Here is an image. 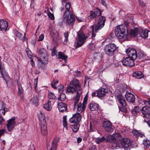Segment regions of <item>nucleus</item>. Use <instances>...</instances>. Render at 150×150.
Segmentation results:
<instances>
[{
	"label": "nucleus",
	"mask_w": 150,
	"mask_h": 150,
	"mask_svg": "<svg viewBox=\"0 0 150 150\" xmlns=\"http://www.w3.org/2000/svg\"><path fill=\"white\" fill-rule=\"evenodd\" d=\"M69 83L71 85H72L76 89L77 92L81 91V84L77 79H73Z\"/></svg>",
	"instance_id": "obj_13"
},
{
	"label": "nucleus",
	"mask_w": 150,
	"mask_h": 150,
	"mask_svg": "<svg viewBox=\"0 0 150 150\" xmlns=\"http://www.w3.org/2000/svg\"><path fill=\"white\" fill-rule=\"evenodd\" d=\"M121 62L126 67H130L134 65V60L129 57L124 58Z\"/></svg>",
	"instance_id": "obj_9"
},
{
	"label": "nucleus",
	"mask_w": 150,
	"mask_h": 150,
	"mask_svg": "<svg viewBox=\"0 0 150 150\" xmlns=\"http://www.w3.org/2000/svg\"><path fill=\"white\" fill-rule=\"evenodd\" d=\"M29 150H35L34 147L33 146H29Z\"/></svg>",
	"instance_id": "obj_58"
},
{
	"label": "nucleus",
	"mask_w": 150,
	"mask_h": 150,
	"mask_svg": "<svg viewBox=\"0 0 150 150\" xmlns=\"http://www.w3.org/2000/svg\"><path fill=\"white\" fill-rule=\"evenodd\" d=\"M64 38H65V39L64 41V44H66L67 41L68 40V38L69 36V33L68 32V31L66 32H65L64 35Z\"/></svg>",
	"instance_id": "obj_44"
},
{
	"label": "nucleus",
	"mask_w": 150,
	"mask_h": 150,
	"mask_svg": "<svg viewBox=\"0 0 150 150\" xmlns=\"http://www.w3.org/2000/svg\"><path fill=\"white\" fill-rule=\"evenodd\" d=\"M105 21L106 19L105 17L103 16H100L97 24L93 25L96 27V30H99L101 29L105 25Z\"/></svg>",
	"instance_id": "obj_8"
},
{
	"label": "nucleus",
	"mask_w": 150,
	"mask_h": 150,
	"mask_svg": "<svg viewBox=\"0 0 150 150\" xmlns=\"http://www.w3.org/2000/svg\"><path fill=\"white\" fill-rule=\"evenodd\" d=\"M15 35L16 37L18 38L20 40L24 41L25 39V33L23 35L19 32L16 31L15 32Z\"/></svg>",
	"instance_id": "obj_31"
},
{
	"label": "nucleus",
	"mask_w": 150,
	"mask_h": 150,
	"mask_svg": "<svg viewBox=\"0 0 150 150\" xmlns=\"http://www.w3.org/2000/svg\"><path fill=\"white\" fill-rule=\"evenodd\" d=\"M92 97L97 96V93L96 92H93L92 94Z\"/></svg>",
	"instance_id": "obj_62"
},
{
	"label": "nucleus",
	"mask_w": 150,
	"mask_h": 150,
	"mask_svg": "<svg viewBox=\"0 0 150 150\" xmlns=\"http://www.w3.org/2000/svg\"><path fill=\"white\" fill-rule=\"evenodd\" d=\"M51 34L54 40L57 41L59 40V35L58 33L56 30H52L51 32Z\"/></svg>",
	"instance_id": "obj_27"
},
{
	"label": "nucleus",
	"mask_w": 150,
	"mask_h": 150,
	"mask_svg": "<svg viewBox=\"0 0 150 150\" xmlns=\"http://www.w3.org/2000/svg\"><path fill=\"white\" fill-rule=\"evenodd\" d=\"M43 108L48 111L51 110L52 109L51 101L48 100L47 103H45L44 105Z\"/></svg>",
	"instance_id": "obj_33"
},
{
	"label": "nucleus",
	"mask_w": 150,
	"mask_h": 150,
	"mask_svg": "<svg viewBox=\"0 0 150 150\" xmlns=\"http://www.w3.org/2000/svg\"><path fill=\"white\" fill-rule=\"evenodd\" d=\"M131 144L129 139L125 138L122 139L121 142V145L122 147L125 149H127L128 148Z\"/></svg>",
	"instance_id": "obj_15"
},
{
	"label": "nucleus",
	"mask_w": 150,
	"mask_h": 150,
	"mask_svg": "<svg viewBox=\"0 0 150 150\" xmlns=\"http://www.w3.org/2000/svg\"><path fill=\"white\" fill-rule=\"evenodd\" d=\"M23 89L21 87H19L18 88V93L19 95L23 93Z\"/></svg>",
	"instance_id": "obj_51"
},
{
	"label": "nucleus",
	"mask_w": 150,
	"mask_h": 150,
	"mask_svg": "<svg viewBox=\"0 0 150 150\" xmlns=\"http://www.w3.org/2000/svg\"><path fill=\"white\" fill-rule=\"evenodd\" d=\"M96 129L95 127L94 126H92L91 124L90 123L89 126V131L90 132H92L95 131L96 130Z\"/></svg>",
	"instance_id": "obj_47"
},
{
	"label": "nucleus",
	"mask_w": 150,
	"mask_h": 150,
	"mask_svg": "<svg viewBox=\"0 0 150 150\" xmlns=\"http://www.w3.org/2000/svg\"><path fill=\"white\" fill-rule=\"evenodd\" d=\"M76 89L72 85H71L69 83L67 88L66 93H76Z\"/></svg>",
	"instance_id": "obj_29"
},
{
	"label": "nucleus",
	"mask_w": 150,
	"mask_h": 150,
	"mask_svg": "<svg viewBox=\"0 0 150 150\" xmlns=\"http://www.w3.org/2000/svg\"><path fill=\"white\" fill-rule=\"evenodd\" d=\"M139 30V29L136 28L131 29L129 31V35L131 36L138 37Z\"/></svg>",
	"instance_id": "obj_26"
},
{
	"label": "nucleus",
	"mask_w": 150,
	"mask_h": 150,
	"mask_svg": "<svg viewBox=\"0 0 150 150\" xmlns=\"http://www.w3.org/2000/svg\"><path fill=\"white\" fill-rule=\"evenodd\" d=\"M125 29L123 25L117 26L115 29V33L116 36L119 39H124V40H127L128 39V34H126L125 35Z\"/></svg>",
	"instance_id": "obj_4"
},
{
	"label": "nucleus",
	"mask_w": 150,
	"mask_h": 150,
	"mask_svg": "<svg viewBox=\"0 0 150 150\" xmlns=\"http://www.w3.org/2000/svg\"><path fill=\"white\" fill-rule=\"evenodd\" d=\"M132 75L137 79H140L143 77V73L140 71H135L132 73Z\"/></svg>",
	"instance_id": "obj_28"
},
{
	"label": "nucleus",
	"mask_w": 150,
	"mask_h": 150,
	"mask_svg": "<svg viewBox=\"0 0 150 150\" xmlns=\"http://www.w3.org/2000/svg\"><path fill=\"white\" fill-rule=\"evenodd\" d=\"M101 3L102 5H103L106 6L107 5V4L104 0H101Z\"/></svg>",
	"instance_id": "obj_57"
},
{
	"label": "nucleus",
	"mask_w": 150,
	"mask_h": 150,
	"mask_svg": "<svg viewBox=\"0 0 150 150\" xmlns=\"http://www.w3.org/2000/svg\"><path fill=\"white\" fill-rule=\"evenodd\" d=\"M87 101V99L84 98L82 103H79L78 104L77 108V112H79L80 114L81 113L84 111L86 105Z\"/></svg>",
	"instance_id": "obj_16"
},
{
	"label": "nucleus",
	"mask_w": 150,
	"mask_h": 150,
	"mask_svg": "<svg viewBox=\"0 0 150 150\" xmlns=\"http://www.w3.org/2000/svg\"><path fill=\"white\" fill-rule=\"evenodd\" d=\"M41 119L42 120V122L40 123L41 134L43 135H45L47 133V125L43 115Z\"/></svg>",
	"instance_id": "obj_7"
},
{
	"label": "nucleus",
	"mask_w": 150,
	"mask_h": 150,
	"mask_svg": "<svg viewBox=\"0 0 150 150\" xmlns=\"http://www.w3.org/2000/svg\"><path fill=\"white\" fill-rule=\"evenodd\" d=\"M4 121V119L3 117L0 115V125H1Z\"/></svg>",
	"instance_id": "obj_56"
},
{
	"label": "nucleus",
	"mask_w": 150,
	"mask_h": 150,
	"mask_svg": "<svg viewBox=\"0 0 150 150\" xmlns=\"http://www.w3.org/2000/svg\"><path fill=\"white\" fill-rule=\"evenodd\" d=\"M144 145L146 146V147H149L150 145V142L149 140H145L143 141V143Z\"/></svg>",
	"instance_id": "obj_46"
},
{
	"label": "nucleus",
	"mask_w": 150,
	"mask_h": 150,
	"mask_svg": "<svg viewBox=\"0 0 150 150\" xmlns=\"http://www.w3.org/2000/svg\"><path fill=\"white\" fill-rule=\"evenodd\" d=\"M138 54L139 56V58L140 59L143 58L144 57V54L142 52H140Z\"/></svg>",
	"instance_id": "obj_54"
},
{
	"label": "nucleus",
	"mask_w": 150,
	"mask_h": 150,
	"mask_svg": "<svg viewBox=\"0 0 150 150\" xmlns=\"http://www.w3.org/2000/svg\"><path fill=\"white\" fill-rule=\"evenodd\" d=\"M132 132L134 136L136 137H139V133L138 132L137 130H134Z\"/></svg>",
	"instance_id": "obj_48"
},
{
	"label": "nucleus",
	"mask_w": 150,
	"mask_h": 150,
	"mask_svg": "<svg viewBox=\"0 0 150 150\" xmlns=\"http://www.w3.org/2000/svg\"><path fill=\"white\" fill-rule=\"evenodd\" d=\"M141 111L144 117L148 118L150 114V108L147 105H145L142 108Z\"/></svg>",
	"instance_id": "obj_17"
},
{
	"label": "nucleus",
	"mask_w": 150,
	"mask_h": 150,
	"mask_svg": "<svg viewBox=\"0 0 150 150\" xmlns=\"http://www.w3.org/2000/svg\"><path fill=\"white\" fill-rule=\"evenodd\" d=\"M127 100L129 102L134 103L135 100V96L130 93L127 92L125 94Z\"/></svg>",
	"instance_id": "obj_19"
},
{
	"label": "nucleus",
	"mask_w": 150,
	"mask_h": 150,
	"mask_svg": "<svg viewBox=\"0 0 150 150\" xmlns=\"http://www.w3.org/2000/svg\"><path fill=\"white\" fill-rule=\"evenodd\" d=\"M116 48V45L115 44L110 43L105 46L104 52L107 55L112 56L114 55Z\"/></svg>",
	"instance_id": "obj_6"
},
{
	"label": "nucleus",
	"mask_w": 150,
	"mask_h": 150,
	"mask_svg": "<svg viewBox=\"0 0 150 150\" xmlns=\"http://www.w3.org/2000/svg\"><path fill=\"white\" fill-rule=\"evenodd\" d=\"M90 28L92 29V35L91 37L92 38H94L96 36V34L95 33H97L98 30H96V27L94 25H91Z\"/></svg>",
	"instance_id": "obj_36"
},
{
	"label": "nucleus",
	"mask_w": 150,
	"mask_h": 150,
	"mask_svg": "<svg viewBox=\"0 0 150 150\" xmlns=\"http://www.w3.org/2000/svg\"><path fill=\"white\" fill-rule=\"evenodd\" d=\"M103 126L105 130L108 132H111L112 130L111 122L108 120L105 121L103 123Z\"/></svg>",
	"instance_id": "obj_14"
},
{
	"label": "nucleus",
	"mask_w": 150,
	"mask_h": 150,
	"mask_svg": "<svg viewBox=\"0 0 150 150\" xmlns=\"http://www.w3.org/2000/svg\"><path fill=\"white\" fill-rule=\"evenodd\" d=\"M144 104L146 105H147L148 107L150 108V103L149 101L146 100H144Z\"/></svg>",
	"instance_id": "obj_55"
},
{
	"label": "nucleus",
	"mask_w": 150,
	"mask_h": 150,
	"mask_svg": "<svg viewBox=\"0 0 150 150\" xmlns=\"http://www.w3.org/2000/svg\"><path fill=\"white\" fill-rule=\"evenodd\" d=\"M0 72L2 78L4 79H5V77H7L8 76V73L6 72L5 71H1Z\"/></svg>",
	"instance_id": "obj_45"
},
{
	"label": "nucleus",
	"mask_w": 150,
	"mask_h": 150,
	"mask_svg": "<svg viewBox=\"0 0 150 150\" xmlns=\"http://www.w3.org/2000/svg\"><path fill=\"white\" fill-rule=\"evenodd\" d=\"M80 98V93L79 92H77V94L76 96L74 98V106H75L76 104L78 103L79 100Z\"/></svg>",
	"instance_id": "obj_35"
},
{
	"label": "nucleus",
	"mask_w": 150,
	"mask_h": 150,
	"mask_svg": "<svg viewBox=\"0 0 150 150\" xmlns=\"http://www.w3.org/2000/svg\"><path fill=\"white\" fill-rule=\"evenodd\" d=\"M65 7L67 11H65L64 15V20L66 21L67 25H72L74 21V17L70 10L71 7L70 3L69 2L67 3Z\"/></svg>",
	"instance_id": "obj_1"
},
{
	"label": "nucleus",
	"mask_w": 150,
	"mask_h": 150,
	"mask_svg": "<svg viewBox=\"0 0 150 150\" xmlns=\"http://www.w3.org/2000/svg\"><path fill=\"white\" fill-rule=\"evenodd\" d=\"M48 97L50 99H55L56 98V97L54 94L51 92L49 93L48 95Z\"/></svg>",
	"instance_id": "obj_42"
},
{
	"label": "nucleus",
	"mask_w": 150,
	"mask_h": 150,
	"mask_svg": "<svg viewBox=\"0 0 150 150\" xmlns=\"http://www.w3.org/2000/svg\"><path fill=\"white\" fill-rule=\"evenodd\" d=\"M126 53L129 57L134 60L137 57L136 51L133 48H129L126 50Z\"/></svg>",
	"instance_id": "obj_12"
},
{
	"label": "nucleus",
	"mask_w": 150,
	"mask_h": 150,
	"mask_svg": "<svg viewBox=\"0 0 150 150\" xmlns=\"http://www.w3.org/2000/svg\"><path fill=\"white\" fill-rule=\"evenodd\" d=\"M39 101L38 99L37 96H35L32 98L30 100V102L34 104L38 103Z\"/></svg>",
	"instance_id": "obj_38"
},
{
	"label": "nucleus",
	"mask_w": 150,
	"mask_h": 150,
	"mask_svg": "<svg viewBox=\"0 0 150 150\" xmlns=\"http://www.w3.org/2000/svg\"><path fill=\"white\" fill-rule=\"evenodd\" d=\"M105 139L104 136L101 138H98L96 139V142L98 144H99L105 141Z\"/></svg>",
	"instance_id": "obj_41"
},
{
	"label": "nucleus",
	"mask_w": 150,
	"mask_h": 150,
	"mask_svg": "<svg viewBox=\"0 0 150 150\" xmlns=\"http://www.w3.org/2000/svg\"><path fill=\"white\" fill-rule=\"evenodd\" d=\"M15 118H13L9 120L7 124V127L8 131H11L14 128L16 122H15Z\"/></svg>",
	"instance_id": "obj_18"
},
{
	"label": "nucleus",
	"mask_w": 150,
	"mask_h": 150,
	"mask_svg": "<svg viewBox=\"0 0 150 150\" xmlns=\"http://www.w3.org/2000/svg\"><path fill=\"white\" fill-rule=\"evenodd\" d=\"M43 115L44 117H45L44 114H43L41 112H40V114L38 115V117L39 118V120L40 121V122H42V120L41 119L42 117V115Z\"/></svg>",
	"instance_id": "obj_49"
},
{
	"label": "nucleus",
	"mask_w": 150,
	"mask_h": 150,
	"mask_svg": "<svg viewBox=\"0 0 150 150\" xmlns=\"http://www.w3.org/2000/svg\"><path fill=\"white\" fill-rule=\"evenodd\" d=\"M99 105L97 104L92 102L89 105L90 109L91 111H93L98 110Z\"/></svg>",
	"instance_id": "obj_30"
},
{
	"label": "nucleus",
	"mask_w": 150,
	"mask_h": 150,
	"mask_svg": "<svg viewBox=\"0 0 150 150\" xmlns=\"http://www.w3.org/2000/svg\"><path fill=\"white\" fill-rule=\"evenodd\" d=\"M76 76H77V77H79V76H80V75H81V73L79 72V71H77L76 72Z\"/></svg>",
	"instance_id": "obj_59"
},
{
	"label": "nucleus",
	"mask_w": 150,
	"mask_h": 150,
	"mask_svg": "<svg viewBox=\"0 0 150 150\" xmlns=\"http://www.w3.org/2000/svg\"><path fill=\"white\" fill-rule=\"evenodd\" d=\"M30 61H31L30 63H31V65L32 66V67L34 66L35 64H34V62L33 61V60L32 59H31L30 60Z\"/></svg>",
	"instance_id": "obj_64"
},
{
	"label": "nucleus",
	"mask_w": 150,
	"mask_h": 150,
	"mask_svg": "<svg viewBox=\"0 0 150 150\" xmlns=\"http://www.w3.org/2000/svg\"><path fill=\"white\" fill-rule=\"evenodd\" d=\"M8 27V24L7 22L3 20H0V29L1 31H6Z\"/></svg>",
	"instance_id": "obj_24"
},
{
	"label": "nucleus",
	"mask_w": 150,
	"mask_h": 150,
	"mask_svg": "<svg viewBox=\"0 0 150 150\" xmlns=\"http://www.w3.org/2000/svg\"><path fill=\"white\" fill-rule=\"evenodd\" d=\"M48 17L52 20L54 19V15L51 13H48Z\"/></svg>",
	"instance_id": "obj_50"
},
{
	"label": "nucleus",
	"mask_w": 150,
	"mask_h": 150,
	"mask_svg": "<svg viewBox=\"0 0 150 150\" xmlns=\"http://www.w3.org/2000/svg\"><path fill=\"white\" fill-rule=\"evenodd\" d=\"M82 141V139L80 137H79L77 139V142L79 143H80Z\"/></svg>",
	"instance_id": "obj_61"
},
{
	"label": "nucleus",
	"mask_w": 150,
	"mask_h": 150,
	"mask_svg": "<svg viewBox=\"0 0 150 150\" xmlns=\"http://www.w3.org/2000/svg\"><path fill=\"white\" fill-rule=\"evenodd\" d=\"M79 126L78 124L74 125L71 126V128L74 132H77Z\"/></svg>",
	"instance_id": "obj_37"
},
{
	"label": "nucleus",
	"mask_w": 150,
	"mask_h": 150,
	"mask_svg": "<svg viewBox=\"0 0 150 150\" xmlns=\"http://www.w3.org/2000/svg\"><path fill=\"white\" fill-rule=\"evenodd\" d=\"M148 30H144L139 29L138 37H141L143 38H146L148 36Z\"/></svg>",
	"instance_id": "obj_25"
},
{
	"label": "nucleus",
	"mask_w": 150,
	"mask_h": 150,
	"mask_svg": "<svg viewBox=\"0 0 150 150\" xmlns=\"http://www.w3.org/2000/svg\"><path fill=\"white\" fill-rule=\"evenodd\" d=\"M140 4L143 6H145V4L143 1H141L140 0H139Z\"/></svg>",
	"instance_id": "obj_60"
},
{
	"label": "nucleus",
	"mask_w": 150,
	"mask_h": 150,
	"mask_svg": "<svg viewBox=\"0 0 150 150\" xmlns=\"http://www.w3.org/2000/svg\"><path fill=\"white\" fill-rule=\"evenodd\" d=\"M116 97L118 100L119 102L123 107H125L127 105V104L125 98L121 94L117 95Z\"/></svg>",
	"instance_id": "obj_23"
},
{
	"label": "nucleus",
	"mask_w": 150,
	"mask_h": 150,
	"mask_svg": "<svg viewBox=\"0 0 150 150\" xmlns=\"http://www.w3.org/2000/svg\"><path fill=\"white\" fill-rule=\"evenodd\" d=\"M108 93L107 88H102L100 89L97 93V96L99 98L103 97Z\"/></svg>",
	"instance_id": "obj_20"
},
{
	"label": "nucleus",
	"mask_w": 150,
	"mask_h": 150,
	"mask_svg": "<svg viewBox=\"0 0 150 150\" xmlns=\"http://www.w3.org/2000/svg\"><path fill=\"white\" fill-rule=\"evenodd\" d=\"M57 57V59H60L64 60L66 59L68 57L67 56L64 54V53L60 52H58Z\"/></svg>",
	"instance_id": "obj_32"
},
{
	"label": "nucleus",
	"mask_w": 150,
	"mask_h": 150,
	"mask_svg": "<svg viewBox=\"0 0 150 150\" xmlns=\"http://www.w3.org/2000/svg\"><path fill=\"white\" fill-rule=\"evenodd\" d=\"M57 51L55 49V48L54 47L52 51V55L53 56H54L57 53Z\"/></svg>",
	"instance_id": "obj_52"
},
{
	"label": "nucleus",
	"mask_w": 150,
	"mask_h": 150,
	"mask_svg": "<svg viewBox=\"0 0 150 150\" xmlns=\"http://www.w3.org/2000/svg\"><path fill=\"white\" fill-rule=\"evenodd\" d=\"M140 109L138 106H136L132 110V112L133 115L134 116H137V114L139 113Z\"/></svg>",
	"instance_id": "obj_34"
},
{
	"label": "nucleus",
	"mask_w": 150,
	"mask_h": 150,
	"mask_svg": "<svg viewBox=\"0 0 150 150\" xmlns=\"http://www.w3.org/2000/svg\"><path fill=\"white\" fill-rule=\"evenodd\" d=\"M38 77H37L36 79L35 80V81L36 82V83H35L34 85L35 86V87H36L37 86V82H38Z\"/></svg>",
	"instance_id": "obj_63"
},
{
	"label": "nucleus",
	"mask_w": 150,
	"mask_h": 150,
	"mask_svg": "<svg viewBox=\"0 0 150 150\" xmlns=\"http://www.w3.org/2000/svg\"><path fill=\"white\" fill-rule=\"evenodd\" d=\"M121 135L119 133H115L108 136V139L111 142L110 144L113 149H117L120 147Z\"/></svg>",
	"instance_id": "obj_3"
},
{
	"label": "nucleus",
	"mask_w": 150,
	"mask_h": 150,
	"mask_svg": "<svg viewBox=\"0 0 150 150\" xmlns=\"http://www.w3.org/2000/svg\"><path fill=\"white\" fill-rule=\"evenodd\" d=\"M81 115L79 112H77L74 114L73 116L69 120V122L71 123H78L81 120Z\"/></svg>",
	"instance_id": "obj_11"
},
{
	"label": "nucleus",
	"mask_w": 150,
	"mask_h": 150,
	"mask_svg": "<svg viewBox=\"0 0 150 150\" xmlns=\"http://www.w3.org/2000/svg\"><path fill=\"white\" fill-rule=\"evenodd\" d=\"M58 107L60 112H63L67 110V105L62 102L58 103Z\"/></svg>",
	"instance_id": "obj_21"
},
{
	"label": "nucleus",
	"mask_w": 150,
	"mask_h": 150,
	"mask_svg": "<svg viewBox=\"0 0 150 150\" xmlns=\"http://www.w3.org/2000/svg\"><path fill=\"white\" fill-rule=\"evenodd\" d=\"M5 105L4 104L2 106L1 109H0V112L2 113V115H4L5 112H7L8 110V109L7 108H4Z\"/></svg>",
	"instance_id": "obj_39"
},
{
	"label": "nucleus",
	"mask_w": 150,
	"mask_h": 150,
	"mask_svg": "<svg viewBox=\"0 0 150 150\" xmlns=\"http://www.w3.org/2000/svg\"><path fill=\"white\" fill-rule=\"evenodd\" d=\"M78 40L77 42L76 47L81 46L85 42L86 40L88 37L87 34H85L82 31L80 30L77 32Z\"/></svg>",
	"instance_id": "obj_5"
},
{
	"label": "nucleus",
	"mask_w": 150,
	"mask_h": 150,
	"mask_svg": "<svg viewBox=\"0 0 150 150\" xmlns=\"http://www.w3.org/2000/svg\"><path fill=\"white\" fill-rule=\"evenodd\" d=\"M59 137H55L52 142V146L50 150H56L57 146V143L59 141Z\"/></svg>",
	"instance_id": "obj_22"
},
{
	"label": "nucleus",
	"mask_w": 150,
	"mask_h": 150,
	"mask_svg": "<svg viewBox=\"0 0 150 150\" xmlns=\"http://www.w3.org/2000/svg\"><path fill=\"white\" fill-rule=\"evenodd\" d=\"M101 12L98 8H96L94 11L90 12V15L88 17V19L91 20L93 18H96L101 14Z\"/></svg>",
	"instance_id": "obj_10"
},
{
	"label": "nucleus",
	"mask_w": 150,
	"mask_h": 150,
	"mask_svg": "<svg viewBox=\"0 0 150 150\" xmlns=\"http://www.w3.org/2000/svg\"><path fill=\"white\" fill-rule=\"evenodd\" d=\"M63 125L64 127H65L66 129H67V116H64L63 117Z\"/></svg>",
	"instance_id": "obj_40"
},
{
	"label": "nucleus",
	"mask_w": 150,
	"mask_h": 150,
	"mask_svg": "<svg viewBox=\"0 0 150 150\" xmlns=\"http://www.w3.org/2000/svg\"><path fill=\"white\" fill-rule=\"evenodd\" d=\"M66 98L65 95L64 93L61 94L60 97L58 98V99L59 100L63 101Z\"/></svg>",
	"instance_id": "obj_43"
},
{
	"label": "nucleus",
	"mask_w": 150,
	"mask_h": 150,
	"mask_svg": "<svg viewBox=\"0 0 150 150\" xmlns=\"http://www.w3.org/2000/svg\"><path fill=\"white\" fill-rule=\"evenodd\" d=\"M39 54L40 58L38 60V66L40 68L44 70L46 69V64L48 61L46 50L44 48H41L39 51Z\"/></svg>",
	"instance_id": "obj_2"
},
{
	"label": "nucleus",
	"mask_w": 150,
	"mask_h": 150,
	"mask_svg": "<svg viewBox=\"0 0 150 150\" xmlns=\"http://www.w3.org/2000/svg\"><path fill=\"white\" fill-rule=\"evenodd\" d=\"M44 35L43 34L41 35L39 37L38 41H42L44 38Z\"/></svg>",
	"instance_id": "obj_53"
}]
</instances>
